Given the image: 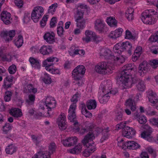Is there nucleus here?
<instances>
[{"label": "nucleus", "mask_w": 158, "mask_h": 158, "mask_svg": "<svg viewBox=\"0 0 158 158\" xmlns=\"http://www.w3.org/2000/svg\"><path fill=\"white\" fill-rule=\"evenodd\" d=\"M141 19L144 23L152 24L158 19V14L153 10H146L141 14Z\"/></svg>", "instance_id": "nucleus-1"}, {"label": "nucleus", "mask_w": 158, "mask_h": 158, "mask_svg": "<svg viewBox=\"0 0 158 158\" xmlns=\"http://www.w3.org/2000/svg\"><path fill=\"white\" fill-rule=\"evenodd\" d=\"M95 138L94 134L92 131L89 132L82 141L84 146L87 147V149L92 153L96 150V148L93 140Z\"/></svg>", "instance_id": "nucleus-2"}, {"label": "nucleus", "mask_w": 158, "mask_h": 158, "mask_svg": "<svg viewBox=\"0 0 158 158\" xmlns=\"http://www.w3.org/2000/svg\"><path fill=\"white\" fill-rule=\"evenodd\" d=\"M86 69L84 66L82 65L77 66L73 71L72 73V76L75 81L73 82L75 84L80 85L81 84V78L84 74Z\"/></svg>", "instance_id": "nucleus-3"}, {"label": "nucleus", "mask_w": 158, "mask_h": 158, "mask_svg": "<svg viewBox=\"0 0 158 158\" xmlns=\"http://www.w3.org/2000/svg\"><path fill=\"white\" fill-rule=\"evenodd\" d=\"M94 69L96 72L101 74H108L112 72V69L110 65L105 62L98 63L95 66Z\"/></svg>", "instance_id": "nucleus-4"}, {"label": "nucleus", "mask_w": 158, "mask_h": 158, "mask_svg": "<svg viewBox=\"0 0 158 158\" xmlns=\"http://www.w3.org/2000/svg\"><path fill=\"white\" fill-rule=\"evenodd\" d=\"M132 49L131 44L128 41L117 44L113 48V51L115 55L116 54H119L125 50H127L130 53Z\"/></svg>", "instance_id": "nucleus-5"}, {"label": "nucleus", "mask_w": 158, "mask_h": 158, "mask_svg": "<svg viewBox=\"0 0 158 158\" xmlns=\"http://www.w3.org/2000/svg\"><path fill=\"white\" fill-rule=\"evenodd\" d=\"M123 70L117 77L118 80L122 81L123 79H126L127 77H130L131 72L134 71V66H133L131 64H128L124 66L123 68Z\"/></svg>", "instance_id": "nucleus-6"}, {"label": "nucleus", "mask_w": 158, "mask_h": 158, "mask_svg": "<svg viewBox=\"0 0 158 158\" xmlns=\"http://www.w3.org/2000/svg\"><path fill=\"white\" fill-rule=\"evenodd\" d=\"M77 105L75 103H72L70 105L68 110V118L70 122L73 123L75 126L78 125V123L76 119V110Z\"/></svg>", "instance_id": "nucleus-7"}, {"label": "nucleus", "mask_w": 158, "mask_h": 158, "mask_svg": "<svg viewBox=\"0 0 158 158\" xmlns=\"http://www.w3.org/2000/svg\"><path fill=\"white\" fill-rule=\"evenodd\" d=\"M84 12L83 10L79 9L75 16V21L76 22L77 26L80 29H83L85 25V21L83 18Z\"/></svg>", "instance_id": "nucleus-8"}, {"label": "nucleus", "mask_w": 158, "mask_h": 158, "mask_svg": "<svg viewBox=\"0 0 158 158\" xmlns=\"http://www.w3.org/2000/svg\"><path fill=\"white\" fill-rule=\"evenodd\" d=\"M42 7L38 6L34 8L31 14V18L34 22H38L39 19L41 17L44 12Z\"/></svg>", "instance_id": "nucleus-9"}, {"label": "nucleus", "mask_w": 158, "mask_h": 158, "mask_svg": "<svg viewBox=\"0 0 158 158\" xmlns=\"http://www.w3.org/2000/svg\"><path fill=\"white\" fill-rule=\"evenodd\" d=\"M141 80L136 77L131 78L130 77H127L126 79L122 80L123 85L125 89L131 87L132 84L138 83L139 82V81Z\"/></svg>", "instance_id": "nucleus-10"}, {"label": "nucleus", "mask_w": 158, "mask_h": 158, "mask_svg": "<svg viewBox=\"0 0 158 158\" xmlns=\"http://www.w3.org/2000/svg\"><path fill=\"white\" fill-rule=\"evenodd\" d=\"M143 128L145 130L141 134V137L149 141L152 140L151 133L152 132V128L148 124L143 126Z\"/></svg>", "instance_id": "nucleus-11"}, {"label": "nucleus", "mask_w": 158, "mask_h": 158, "mask_svg": "<svg viewBox=\"0 0 158 158\" xmlns=\"http://www.w3.org/2000/svg\"><path fill=\"white\" fill-rule=\"evenodd\" d=\"M94 25V29L99 33L104 32L107 30L104 21L101 19H98L96 20Z\"/></svg>", "instance_id": "nucleus-12"}, {"label": "nucleus", "mask_w": 158, "mask_h": 158, "mask_svg": "<svg viewBox=\"0 0 158 158\" xmlns=\"http://www.w3.org/2000/svg\"><path fill=\"white\" fill-rule=\"evenodd\" d=\"M66 118L65 114L61 113L57 119V123L58 124L59 128L61 130H65L67 127Z\"/></svg>", "instance_id": "nucleus-13"}, {"label": "nucleus", "mask_w": 158, "mask_h": 158, "mask_svg": "<svg viewBox=\"0 0 158 158\" xmlns=\"http://www.w3.org/2000/svg\"><path fill=\"white\" fill-rule=\"evenodd\" d=\"M101 56H102L106 59L115 60L116 54H112L111 52L109 49L107 48H102L100 51Z\"/></svg>", "instance_id": "nucleus-14"}, {"label": "nucleus", "mask_w": 158, "mask_h": 158, "mask_svg": "<svg viewBox=\"0 0 158 158\" xmlns=\"http://www.w3.org/2000/svg\"><path fill=\"white\" fill-rule=\"evenodd\" d=\"M45 102L46 106L49 109L48 111L51 110L52 109L54 108L56 104V101L54 98L49 96H48L46 97Z\"/></svg>", "instance_id": "nucleus-15"}, {"label": "nucleus", "mask_w": 158, "mask_h": 158, "mask_svg": "<svg viewBox=\"0 0 158 158\" xmlns=\"http://www.w3.org/2000/svg\"><path fill=\"white\" fill-rule=\"evenodd\" d=\"M59 61V59L56 57L51 56L48 58L46 60L43 62V64L45 67L46 69H49L48 67L53 66L54 64L53 62H57Z\"/></svg>", "instance_id": "nucleus-16"}, {"label": "nucleus", "mask_w": 158, "mask_h": 158, "mask_svg": "<svg viewBox=\"0 0 158 158\" xmlns=\"http://www.w3.org/2000/svg\"><path fill=\"white\" fill-rule=\"evenodd\" d=\"M77 139L75 136L69 138L61 141L62 143L64 146L66 147L73 146L77 143Z\"/></svg>", "instance_id": "nucleus-17"}, {"label": "nucleus", "mask_w": 158, "mask_h": 158, "mask_svg": "<svg viewBox=\"0 0 158 158\" xmlns=\"http://www.w3.org/2000/svg\"><path fill=\"white\" fill-rule=\"evenodd\" d=\"M135 133V130L132 127H125L123 131V135L127 138H131Z\"/></svg>", "instance_id": "nucleus-18"}, {"label": "nucleus", "mask_w": 158, "mask_h": 158, "mask_svg": "<svg viewBox=\"0 0 158 158\" xmlns=\"http://www.w3.org/2000/svg\"><path fill=\"white\" fill-rule=\"evenodd\" d=\"M11 17L10 13L6 11H3L1 15L2 20L5 24L6 25L10 23V21L12 20V18Z\"/></svg>", "instance_id": "nucleus-19"}, {"label": "nucleus", "mask_w": 158, "mask_h": 158, "mask_svg": "<svg viewBox=\"0 0 158 158\" xmlns=\"http://www.w3.org/2000/svg\"><path fill=\"white\" fill-rule=\"evenodd\" d=\"M13 77L12 75H8L6 76L3 80V84L2 85L4 89H7L11 88L13 85Z\"/></svg>", "instance_id": "nucleus-20"}, {"label": "nucleus", "mask_w": 158, "mask_h": 158, "mask_svg": "<svg viewBox=\"0 0 158 158\" xmlns=\"http://www.w3.org/2000/svg\"><path fill=\"white\" fill-rule=\"evenodd\" d=\"M147 95L149 101L152 104L153 106L158 102V99L156 94L152 90L148 91Z\"/></svg>", "instance_id": "nucleus-21"}, {"label": "nucleus", "mask_w": 158, "mask_h": 158, "mask_svg": "<svg viewBox=\"0 0 158 158\" xmlns=\"http://www.w3.org/2000/svg\"><path fill=\"white\" fill-rule=\"evenodd\" d=\"M44 38L47 43L49 44H53L55 41V34L53 32L45 33Z\"/></svg>", "instance_id": "nucleus-22"}, {"label": "nucleus", "mask_w": 158, "mask_h": 158, "mask_svg": "<svg viewBox=\"0 0 158 158\" xmlns=\"http://www.w3.org/2000/svg\"><path fill=\"white\" fill-rule=\"evenodd\" d=\"M125 105L127 106L130 107L132 111L135 110L136 107L135 102L132 95L126 101Z\"/></svg>", "instance_id": "nucleus-23"}, {"label": "nucleus", "mask_w": 158, "mask_h": 158, "mask_svg": "<svg viewBox=\"0 0 158 158\" xmlns=\"http://www.w3.org/2000/svg\"><path fill=\"white\" fill-rule=\"evenodd\" d=\"M148 64L146 61H143L140 63L138 68L139 72L141 75L144 74L148 70Z\"/></svg>", "instance_id": "nucleus-24"}, {"label": "nucleus", "mask_w": 158, "mask_h": 158, "mask_svg": "<svg viewBox=\"0 0 158 158\" xmlns=\"http://www.w3.org/2000/svg\"><path fill=\"white\" fill-rule=\"evenodd\" d=\"M123 31V30L121 28L116 29L114 31H111L108 35V37L110 39H115L121 36Z\"/></svg>", "instance_id": "nucleus-25"}, {"label": "nucleus", "mask_w": 158, "mask_h": 158, "mask_svg": "<svg viewBox=\"0 0 158 158\" xmlns=\"http://www.w3.org/2000/svg\"><path fill=\"white\" fill-rule=\"evenodd\" d=\"M52 49L49 46L43 45L39 50V52L43 55H49L52 52Z\"/></svg>", "instance_id": "nucleus-26"}, {"label": "nucleus", "mask_w": 158, "mask_h": 158, "mask_svg": "<svg viewBox=\"0 0 158 158\" xmlns=\"http://www.w3.org/2000/svg\"><path fill=\"white\" fill-rule=\"evenodd\" d=\"M10 113L13 117L15 118L19 117L22 115L21 110L18 108H14L11 109L10 111Z\"/></svg>", "instance_id": "nucleus-27"}, {"label": "nucleus", "mask_w": 158, "mask_h": 158, "mask_svg": "<svg viewBox=\"0 0 158 158\" xmlns=\"http://www.w3.org/2000/svg\"><path fill=\"white\" fill-rule=\"evenodd\" d=\"M112 84L110 81H107L106 85H105V89L106 91L108 90V92L109 93V94H112L113 95L115 94L118 92L117 89L114 90H112L111 91L110 90L111 89Z\"/></svg>", "instance_id": "nucleus-28"}, {"label": "nucleus", "mask_w": 158, "mask_h": 158, "mask_svg": "<svg viewBox=\"0 0 158 158\" xmlns=\"http://www.w3.org/2000/svg\"><path fill=\"white\" fill-rule=\"evenodd\" d=\"M86 106L88 109H94L97 106L96 102L94 100L90 99L87 101Z\"/></svg>", "instance_id": "nucleus-29"}, {"label": "nucleus", "mask_w": 158, "mask_h": 158, "mask_svg": "<svg viewBox=\"0 0 158 158\" xmlns=\"http://www.w3.org/2000/svg\"><path fill=\"white\" fill-rule=\"evenodd\" d=\"M82 145L79 144L75 146L73 148L68 150V152L70 153L76 154L81 152L82 150Z\"/></svg>", "instance_id": "nucleus-30"}, {"label": "nucleus", "mask_w": 158, "mask_h": 158, "mask_svg": "<svg viewBox=\"0 0 158 158\" xmlns=\"http://www.w3.org/2000/svg\"><path fill=\"white\" fill-rule=\"evenodd\" d=\"M85 34V36L90 40L91 38H93L94 40L96 41L97 39L98 38V37L96 35L95 33L91 31L88 30H86Z\"/></svg>", "instance_id": "nucleus-31"}, {"label": "nucleus", "mask_w": 158, "mask_h": 158, "mask_svg": "<svg viewBox=\"0 0 158 158\" xmlns=\"http://www.w3.org/2000/svg\"><path fill=\"white\" fill-rule=\"evenodd\" d=\"M16 147L13 144L8 145L6 149V153L8 154H12L16 151Z\"/></svg>", "instance_id": "nucleus-32"}, {"label": "nucleus", "mask_w": 158, "mask_h": 158, "mask_svg": "<svg viewBox=\"0 0 158 158\" xmlns=\"http://www.w3.org/2000/svg\"><path fill=\"white\" fill-rule=\"evenodd\" d=\"M108 90L106 91L105 89L103 90V92L106 93V94L99 99V101L101 103H106L108 101V99L110 97V96H109V93L108 92Z\"/></svg>", "instance_id": "nucleus-33"}, {"label": "nucleus", "mask_w": 158, "mask_h": 158, "mask_svg": "<svg viewBox=\"0 0 158 158\" xmlns=\"http://www.w3.org/2000/svg\"><path fill=\"white\" fill-rule=\"evenodd\" d=\"M29 60L33 67L37 69H39L40 67V64L38 60L33 58L31 57Z\"/></svg>", "instance_id": "nucleus-34"}, {"label": "nucleus", "mask_w": 158, "mask_h": 158, "mask_svg": "<svg viewBox=\"0 0 158 158\" xmlns=\"http://www.w3.org/2000/svg\"><path fill=\"white\" fill-rule=\"evenodd\" d=\"M108 24L111 27L116 26L117 24V21L114 18L109 17L106 19Z\"/></svg>", "instance_id": "nucleus-35"}, {"label": "nucleus", "mask_w": 158, "mask_h": 158, "mask_svg": "<svg viewBox=\"0 0 158 158\" xmlns=\"http://www.w3.org/2000/svg\"><path fill=\"white\" fill-rule=\"evenodd\" d=\"M23 42V36L19 35L15 40V44L18 48H19L22 45Z\"/></svg>", "instance_id": "nucleus-36"}, {"label": "nucleus", "mask_w": 158, "mask_h": 158, "mask_svg": "<svg viewBox=\"0 0 158 158\" xmlns=\"http://www.w3.org/2000/svg\"><path fill=\"white\" fill-rule=\"evenodd\" d=\"M42 80L47 84H49L51 83V78L46 73H44L41 77Z\"/></svg>", "instance_id": "nucleus-37"}, {"label": "nucleus", "mask_w": 158, "mask_h": 158, "mask_svg": "<svg viewBox=\"0 0 158 158\" xmlns=\"http://www.w3.org/2000/svg\"><path fill=\"white\" fill-rule=\"evenodd\" d=\"M136 87L137 89L139 91H143L145 88V86L142 80L139 81V82L137 85Z\"/></svg>", "instance_id": "nucleus-38"}, {"label": "nucleus", "mask_w": 158, "mask_h": 158, "mask_svg": "<svg viewBox=\"0 0 158 158\" xmlns=\"http://www.w3.org/2000/svg\"><path fill=\"white\" fill-rule=\"evenodd\" d=\"M35 96L33 95L30 94L29 95L28 99L26 100V102L28 105H32L35 100Z\"/></svg>", "instance_id": "nucleus-39"}, {"label": "nucleus", "mask_w": 158, "mask_h": 158, "mask_svg": "<svg viewBox=\"0 0 158 158\" xmlns=\"http://www.w3.org/2000/svg\"><path fill=\"white\" fill-rule=\"evenodd\" d=\"M15 34V30H12L8 32L7 41H9L12 40V38L14 37Z\"/></svg>", "instance_id": "nucleus-40"}, {"label": "nucleus", "mask_w": 158, "mask_h": 158, "mask_svg": "<svg viewBox=\"0 0 158 158\" xmlns=\"http://www.w3.org/2000/svg\"><path fill=\"white\" fill-rule=\"evenodd\" d=\"M0 57L3 61L10 62L11 60V56L9 54L7 55L2 54L0 55Z\"/></svg>", "instance_id": "nucleus-41"}, {"label": "nucleus", "mask_w": 158, "mask_h": 158, "mask_svg": "<svg viewBox=\"0 0 158 158\" xmlns=\"http://www.w3.org/2000/svg\"><path fill=\"white\" fill-rule=\"evenodd\" d=\"M80 96V94L77 92L75 94L71 99V102H73V103H75L76 105V103L78 101L79 98Z\"/></svg>", "instance_id": "nucleus-42"}, {"label": "nucleus", "mask_w": 158, "mask_h": 158, "mask_svg": "<svg viewBox=\"0 0 158 158\" xmlns=\"http://www.w3.org/2000/svg\"><path fill=\"white\" fill-rule=\"evenodd\" d=\"M149 64L153 68H156L158 67V60L153 59L150 60Z\"/></svg>", "instance_id": "nucleus-43"}, {"label": "nucleus", "mask_w": 158, "mask_h": 158, "mask_svg": "<svg viewBox=\"0 0 158 158\" xmlns=\"http://www.w3.org/2000/svg\"><path fill=\"white\" fill-rule=\"evenodd\" d=\"M85 128L87 131H92V129L94 127V125L93 123L89 122H86L85 123Z\"/></svg>", "instance_id": "nucleus-44"}, {"label": "nucleus", "mask_w": 158, "mask_h": 158, "mask_svg": "<svg viewBox=\"0 0 158 158\" xmlns=\"http://www.w3.org/2000/svg\"><path fill=\"white\" fill-rule=\"evenodd\" d=\"M12 95V93L9 91L5 92L4 97V100L6 102H8L11 99V97Z\"/></svg>", "instance_id": "nucleus-45"}, {"label": "nucleus", "mask_w": 158, "mask_h": 158, "mask_svg": "<svg viewBox=\"0 0 158 158\" xmlns=\"http://www.w3.org/2000/svg\"><path fill=\"white\" fill-rule=\"evenodd\" d=\"M56 148V146L55 143L52 142L50 143L49 146V150L50 154L52 153L55 150Z\"/></svg>", "instance_id": "nucleus-46"}, {"label": "nucleus", "mask_w": 158, "mask_h": 158, "mask_svg": "<svg viewBox=\"0 0 158 158\" xmlns=\"http://www.w3.org/2000/svg\"><path fill=\"white\" fill-rule=\"evenodd\" d=\"M8 70L10 74H13L16 72V67L15 65L12 64L9 67Z\"/></svg>", "instance_id": "nucleus-47"}, {"label": "nucleus", "mask_w": 158, "mask_h": 158, "mask_svg": "<svg viewBox=\"0 0 158 158\" xmlns=\"http://www.w3.org/2000/svg\"><path fill=\"white\" fill-rule=\"evenodd\" d=\"M27 88L28 91L30 93H35L37 92V89L34 88L32 84H29L28 85Z\"/></svg>", "instance_id": "nucleus-48"}, {"label": "nucleus", "mask_w": 158, "mask_h": 158, "mask_svg": "<svg viewBox=\"0 0 158 158\" xmlns=\"http://www.w3.org/2000/svg\"><path fill=\"white\" fill-rule=\"evenodd\" d=\"M125 38L128 39H133L135 38V36H133L131 32L129 30L126 31Z\"/></svg>", "instance_id": "nucleus-49"}, {"label": "nucleus", "mask_w": 158, "mask_h": 158, "mask_svg": "<svg viewBox=\"0 0 158 158\" xmlns=\"http://www.w3.org/2000/svg\"><path fill=\"white\" fill-rule=\"evenodd\" d=\"M11 129V126L9 123H6L3 127V131L5 134L7 133Z\"/></svg>", "instance_id": "nucleus-50"}, {"label": "nucleus", "mask_w": 158, "mask_h": 158, "mask_svg": "<svg viewBox=\"0 0 158 158\" xmlns=\"http://www.w3.org/2000/svg\"><path fill=\"white\" fill-rule=\"evenodd\" d=\"M57 6V3H54L53 4H52L49 7V9H48V12L53 14V13L56 11V9Z\"/></svg>", "instance_id": "nucleus-51"}, {"label": "nucleus", "mask_w": 158, "mask_h": 158, "mask_svg": "<svg viewBox=\"0 0 158 158\" xmlns=\"http://www.w3.org/2000/svg\"><path fill=\"white\" fill-rule=\"evenodd\" d=\"M82 113L86 117L90 118L92 116V114L88 111L85 108L82 109Z\"/></svg>", "instance_id": "nucleus-52"}, {"label": "nucleus", "mask_w": 158, "mask_h": 158, "mask_svg": "<svg viewBox=\"0 0 158 158\" xmlns=\"http://www.w3.org/2000/svg\"><path fill=\"white\" fill-rule=\"evenodd\" d=\"M149 40L152 42H157L158 43V31L156 34L152 36L149 39Z\"/></svg>", "instance_id": "nucleus-53"}, {"label": "nucleus", "mask_w": 158, "mask_h": 158, "mask_svg": "<svg viewBox=\"0 0 158 158\" xmlns=\"http://www.w3.org/2000/svg\"><path fill=\"white\" fill-rule=\"evenodd\" d=\"M142 48L140 46L137 47L135 50L134 55L139 56L142 53Z\"/></svg>", "instance_id": "nucleus-54"}, {"label": "nucleus", "mask_w": 158, "mask_h": 158, "mask_svg": "<svg viewBox=\"0 0 158 158\" xmlns=\"http://www.w3.org/2000/svg\"><path fill=\"white\" fill-rule=\"evenodd\" d=\"M116 115L115 116V120L117 121H121L122 120V114L120 111L118 112H116Z\"/></svg>", "instance_id": "nucleus-55"}, {"label": "nucleus", "mask_w": 158, "mask_h": 158, "mask_svg": "<svg viewBox=\"0 0 158 158\" xmlns=\"http://www.w3.org/2000/svg\"><path fill=\"white\" fill-rule=\"evenodd\" d=\"M139 123L141 124L145 123L147 122L146 117L143 116H140L138 119Z\"/></svg>", "instance_id": "nucleus-56"}, {"label": "nucleus", "mask_w": 158, "mask_h": 158, "mask_svg": "<svg viewBox=\"0 0 158 158\" xmlns=\"http://www.w3.org/2000/svg\"><path fill=\"white\" fill-rule=\"evenodd\" d=\"M126 123L123 122H122L120 123L117 124L116 126V129L118 130L119 129H124L125 127H126Z\"/></svg>", "instance_id": "nucleus-57"}, {"label": "nucleus", "mask_w": 158, "mask_h": 158, "mask_svg": "<svg viewBox=\"0 0 158 158\" xmlns=\"http://www.w3.org/2000/svg\"><path fill=\"white\" fill-rule=\"evenodd\" d=\"M51 67H48L49 69H46L48 71L50 72L53 74H59L60 73V71L57 69H54L50 68Z\"/></svg>", "instance_id": "nucleus-58"}, {"label": "nucleus", "mask_w": 158, "mask_h": 158, "mask_svg": "<svg viewBox=\"0 0 158 158\" xmlns=\"http://www.w3.org/2000/svg\"><path fill=\"white\" fill-rule=\"evenodd\" d=\"M134 142L133 141H128L126 143V148L132 149V146Z\"/></svg>", "instance_id": "nucleus-59"}, {"label": "nucleus", "mask_w": 158, "mask_h": 158, "mask_svg": "<svg viewBox=\"0 0 158 158\" xmlns=\"http://www.w3.org/2000/svg\"><path fill=\"white\" fill-rule=\"evenodd\" d=\"M56 17H53L50 22V25L51 27H53L56 26Z\"/></svg>", "instance_id": "nucleus-60"}, {"label": "nucleus", "mask_w": 158, "mask_h": 158, "mask_svg": "<svg viewBox=\"0 0 158 158\" xmlns=\"http://www.w3.org/2000/svg\"><path fill=\"white\" fill-rule=\"evenodd\" d=\"M146 150L150 154L153 155V156L155 157L156 156L155 151L151 147H148L146 148Z\"/></svg>", "instance_id": "nucleus-61"}, {"label": "nucleus", "mask_w": 158, "mask_h": 158, "mask_svg": "<svg viewBox=\"0 0 158 158\" xmlns=\"http://www.w3.org/2000/svg\"><path fill=\"white\" fill-rule=\"evenodd\" d=\"M118 146L121 147L123 149H126V143H124L123 140L122 139L120 141H118Z\"/></svg>", "instance_id": "nucleus-62"}, {"label": "nucleus", "mask_w": 158, "mask_h": 158, "mask_svg": "<svg viewBox=\"0 0 158 158\" xmlns=\"http://www.w3.org/2000/svg\"><path fill=\"white\" fill-rule=\"evenodd\" d=\"M74 129H75V130L79 132V133L81 134H83L85 133L87 131H88L86 128H81V129L78 127H77L76 128H74Z\"/></svg>", "instance_id": "nucleus-63"}, {"label": "nucleus", "mask_w": 158, "mask_h": 158, "mask_svg": "<svg viewBox=\"0 0 158 158\" xmlns=\"http://www.w3.org/2000/svg\"><path fill=\"white\" fill-rule=\"evenodd\" d=\"M114 60L117 61V63L118 64L119 63H122L125 60L122 56L119 57L115 56V60Z\"/></svg>", "instance_id": "nucleus-64"}]
</instances>
